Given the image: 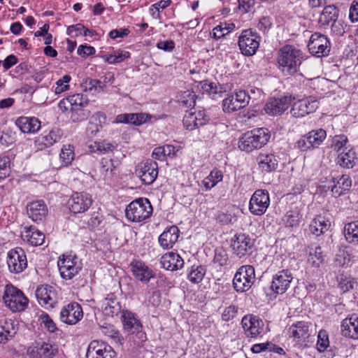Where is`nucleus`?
<instances>
[{
  "instance_id": "nucleus-1",
  "label": "nucleus",
  "mask_w": 358,
  "mask_h": 358,
  "mask_svg": "<svg viewBox=\"0 0 358 358\" xmlns=\"http://www.w3.org/2000/svg\"><path fill=\"white\" fill-rule=\"evenodd\" d=\"M303 59L301 50L292 45H285L278 52L277 63L278 69L285 76H292L299 69Z\"/></svg>"
},
{
  "instance_id": "nucleus-2",
  "label": "nucleus",
  "mask_w": 358,
  "mask_h": 358,
  "mask_svg": "<svg viewBox=\"0 0 358 358\" xmlns=\"http://www.w3.org/2000/svg\"><path fill=\"white\" fill-rule=\"evenodd\" d=\"M89 102L86 95L83 94H74L62 99L58 107L63 112L70 110L71 119L73 122H80L87 118L90 112L84 110Z\"/></svg>"
},
{
  "instance_id": "nucleus-3",
  "label": "nucleus",
  "mask_w": 358,
  "mask_h": 358,
  "mask_svg": "<svg viewBox=\"0 0 358 358\" xmlns=\"http://www.w3.org/2000/svg\"><path fill=\"white\" fill-rule=\"evenodd\" d=\"M271 138L269 130L264 127L256 128L244 133L238 141V148L242 151L251 152L261 149Z\"/></svg>"
},
{
  "instance_id": "nucleus-4",
  "label": "nucleus",
  "mask_w": 358,
  "mask_h": 358,
  "mask_svg": "<svg viewBox=\"0 0 358 358\" xmlns=\"http://www.w3.org/2000/svg\"><path fill=\"white\" fill-rule=\"evenodd\" d=\"M152 213V207L148 199L140 198L131 202L126 208L127 218L132 222H140L148 217Z\"/></svg>"
},
{
  "instance_id": "nucleus-5",
  "label": "nucleus",
  "mask_w": 358,
  "mask_h": 358,
  "mask_svg": "<svg viewBox=\"0 0 358 358\" xmlns=\"http://www.w3.org/2000/svg\"><path fill=\"white\" fill-rule=\"evenodd\" d=\"M3 301L6 306L13 312L23 311L29 302L23 292L12 285L6 286Z\"/></svg>"
},
{
  "instance_id": "nucleus-6",
  "label": "nucleus",
  "mask_w": 358,
  "mask_h": 358,
  "mask_svg": "<svg viewBox=\"0 0 358 358\" xmlns=\"http://www.w3.org/2000/svg\"><path fill=\"white\" fill-rule=\"evenodd\" d=\"M255 280V268L251 265H244L236 271L233 285L236 292H244L251 288Z\"/></svg>"
},
{
  "instance_id": "nucleus-7",
  "label": "nucleus",
  "mask_w": 358,
  "mask_h": 358,
  "mask_svg": "<svg viewBox=\"0 0 358 358\" xmlns=\"http://www.w3.org/2000/svg\"><path fill=\"white\" fill-rule=\"evenodd\" d=\"M260 36L251 29L243 30L238 37V46L245 56L254 55L259 47Z\"/></svg>"
},
{
  "instance_id": "nucleus-8",
  "label": "nucleus",
  "mask_w": 358,
  "mask_h": 358,
  "mask_svg": "<svg viewBox=\"0 0 358 358\" xmlns=\"http://www.w3.org/2000/svg\"><path fill=\"white\" fill-rule=\"evenodd\" d=\"M255 239L245 233L236 234L231 240L233 252L239 258L250 255L255 245Z\"/></svg>"
},
{
  "instance_id": "nucleus-9",
  "label": "nucleus",
  "mask_w": 358,
  "mask_h": 358,
  "mask_svg": "<svg viewBox=\"0 0 358 358\" xmlns=\"http://www.w3.org/2000/svg\"><path fill=\"white\" fill-rule=\"evenodd\" d=\"M270 205V198L268 191L257 189L252 195L248 209L254 215L261 216L267 210Z\"/></svg>"
},
{
  "instance_id": "nucleus-10",
  "label": "nucleus",
  "mask_w": 358,
  "mask_h": 358,
  "mask_svg": "<svg viewBox=\"0 0 358 358\" xmlns=\"http://www.w3.org/2000/svg\"><path fill=\"white\" fill-rule=\"evenodd\" d=\"M61 276L66 280L72 279L81 269V265L76 256L64 255L57 262Z\"/></svg>"
},
{
  "instance_id": "nucleus-11",
  "label": "nucleus",
  "mask_w": 358,
  "mask_h": 358,
  "mask_svg": "<svg viewBox=\"0 0 358 358\" xmlns=\"http://www.w3.org/2000/svg\"><path fill=\"white\" fill-rule=\"evenodd\" d=\"M250 97L245 90H239L228 96L222 101V110L225 113H233L247 106Z\"/></svg>"
},
{
  "instance_id": "nucleus-12",
  "label": "nucleus",
  "mask_w": 358,
  "mask_h": 358,
  "mask_svg": "<svg viewBox=\"0 0 358 358\" xmlns=\"http://www.w3.org/2000/svg\"><path fill=\"white\" fill-rule=\"evenodd\" d=\"M308 48L309 52L313 55L321 57L329 55L331 45L329 40L326 36L315 32L311 35Z\"/></svg>"
},
{
  "instance_id": "nucleus-13",
  "label": "nucleus",
  "mask_w": 358,
  "mask_h": 358,
  "mask_svg": "<svg viewBox=\"0 0 358 358\" xmlns=\"http://www.w3.org/2000/svg\"><path fill=\"white\" fill-rule=\"evenodd\" d=\"M92 196L86 192H74L68 200L69 210L73 214L84 213L92 206Z\"/></svg>"
},
{
  "instance_id": "nucleus-14",
  "label": "nucleus",
  "mask_w": 358,
  "mask_h": 358,
  "mask_svg": "<svg viewBox=\"0 0 358 358\" xmlns=\"http://www.w3.org/2000/svg\"><path fill=\"white\" fill-rule=\"evenodd\" d=\"M7 264L11 273H22L27 267L25 252L21 248L10 250L7 255Z\"/></svg>"
},
{
  "instance_id": "nucleus-15",
  "label": "nucleus",
  "mask_w": 358,
  "mask_h": 358,
  "mask_svg": "<svg viewBox=\"0 0 358 358\" xmlns=\"http://www.w3.org/2000/svg\"><path fill=\"white\" fill-rule=\"evenodd\" d=\"M241 325L247 337L257 338L263 331L264 324L259 317L248 314L242 318Z\"/></svg>"
},
{
  "instance_id": "nucleus-16",
  "label": "nucleus",
  "mask_w": 358,
  "mask_h": 358,
  "mask_svg": "<svg viewBox=\"0 0 358 358\" xmlns=\"http://www.w3.org/2000/svg\"><path fill=\"white\" fill-rule=\"evenodd\" d=\"M319 102L313 96H310L295 102L290 110V113L296 117H303L313 113L318 108Z\"/></svg>"
},
{
  "instance_id": "nucleus-17",
  "label": "nucleus",
  "mask_w": 358,
  "mask_h": 358,
  "mask_svg": "<svg viewBox=\"0 0 358 358\" xmlns=\"http://www.w3.org/2000/svg\"><path fill=\"white\" fill-rule=\"evenodd\" d=\"M115 352L104 342L92 341L87 348V358H115Z\"/></svg>"
},
{
  "instance_id": "nucleus-18",
  "label": "nucleus",
  "mask_w": 358,
  "mask_h": 358,
  "mask_svg": "<svg viewBox=\"0 0 358 358\" xmlns=\"http://www.w3.org/2000/svg\"><path fill=\"white\" fill-rule=\"evenodd\" d=\"M292 280L293 275L289 270L279 271L273 277L271 288L274 293L282 294L290 287Z\"/></svg>"
},
{
  "instance_id": "nucleus-19",
  "label": "nucleus",
  "mask_w": 358,
  "mask_h": 358,
  "mask_svg": "<svg viewBox=\"0 0 358 358\" xmlns=\"http://www.w3.org/2000/svg\"><path fill=\"white\" fill-rule=\"evenodd\" d=\"M59 315L62 322L67 324H75L83 318V312L79 303L73 302L64 306Z\"/></svg>"
},
{
  "instance_id": "nucleus-20",
  "label": "nucleus",
  "mask_w": 358,
  "mask_h": 358,
  "mask_svg": "<svg viewBox=\"0 0 358 358\" xmlns=\"http://www.w3.org/2000/svg\"><path fill=\"white\" fill-rule=\"evenodd\" d=\"M209 120L208 116L205 110H199L198 111H186L184 115L182 122L185 128L192 131L199 127L205 125Z\"/></svg>"
},
{
  "instance_id": "nucleus-21",
  "label": "nucleus",
  "mask_w": 358,
  "mask_h": 358,
  "mask_svg": "<svg viewBox=\"0 0 358 358\" xmlns=\"http://www.w3.org/2000/svg\"><path fill=\"white\" fill-rule=\"evenodd\" d=\"M291 101L290 96L271 98L265 104L264 110L270 115H281L289 108Z\"/></svg>"
},
{
  "instance_id": "nucleus-22",
  "label": "nucleus",
  "mask_w": 358,
  "mask_h": 358,
  "mask_svg": "<svg viewBox=\"0 0 358 358\" xmlns=\"http://www.w3.org/2000/svg\"><path fill=\"white\" fill-rule=\"evenodd\" d=\"M38 303L45 308H52L57 303L56 294L52 287L41 285L36 290Z\"/></svg>"
},
{
  "instance_id": "nucleus-23",
  "label": "nucleus",
  "mask_w": 358,
  "mask_h": 358,
  "mask_svg": "<svg viewBox=\"0 0 358 358\" xmlns=\"http://www.w3.org/2000/svg\"><path fill=\"white\" fill-rule=\"evenodd\" d=\"M62 136L63 132L60 129L54 128L41 134L36 140L35 144L38 150H43L59 142Z\"/></svg>"
},
{
  "instance_id": "nucleus-24",
  "label": "nucleus",
  "mask_w": 358,
  "mask_h": 358,
  "mask_svg": "<svg viewBox=\"0 0 358 358\" xmlns=\"http://www.w3.org/2000/svg\"><path fill=\"white\" fill-rule=\"evenodd\" d=\"M27 213L34 222H38L43 221L47 216L48 209L43 200H38L27 204Z\"/></svg>"
},
{
  "instance_id": "nucleus-25",
  "label": "nucleus",
  "mask_w": 358,
  "mask_h": 358,
  "mask_svg": "<svg viewBox=\"0 0 358 358\" xmlns=\"http://www.w3.org/2000/svg\"><path fill=\"white\" fill-rule=\"evenodd\" d=\"M131 268L134 276L142 282L148 283L155 276L152 270L142 261H133Z\"/></svg>"
},
{
  "instance_id": "nucleus-26",
  "label": "nucleus",
  "mask_w": 358,
  "mask_h": 358,
  "mask_svg": "<svg viewBox=\"0 0 358 358\" xmlns=\"http://www.w3.org/2000/svg\"><path fill=\"white\" fill-rule=\"evenodd\" d=\"M151 115L148 113H124L115 117V123L131 124L135 126H141L148 122Z\"/></svg>"
},
{
  "instance_id": "nucleus-27",
  "label": "nucleus",
  "mask_w": 358,
  "mask_h": 358,
  "mask_svg": "<svg viewBox=\"0 0 358 358\" xmlns=\"http://www.w3.org/2000/svg\"><path fill=\"white\" fill-rule=\"evenodd\" d=\"M179 236V229L176 226L172 225L165 229L159 236L158 241L164 249H170L177 242Z\"/></svg>"
},
{
  "instance_id": "nucleus-28",
  "label": "nucleus",
  "mask_w": 358,
  "mask_h": 358,
  "mask_svg": "<svg viewBox=\"0 0 358 358\" xmlns=\"http://www.w3.org/2000/svg\"><path fill=\"white\" fill-rule=\"evenodd\" d=\"M343 336L352 339H358V315L352 314L342 321Z\"/></svg>"
},
{
  "instance_id": "nucleus-29",
  "label": "nucleus",
  "mask_w": 358,
  "mask_h": 358,
  "mask_svg": "<svg viewBox=\"0 0 358 358\" xmlns=\"http://www.w3.org/2000/svg\"><path fill=\"white\" fill-rule=\"evenodd\" d=\"M310 324L305 321H299L292 324L288 329L289 337L294 338L297 341H305L310 336Z\"/></svg>"
},
{
  "instance_id": "nucleus-30",
  "label": "nucleus",
  "mask_w": 358,
  "mask_h": 358,
  "mask_svg": "<svg viewBox=\"0 0 358 358\" xmlns=\"http://www.w3.org/2000/svg\"><path fill=\"white\" fill-rule=\"evenodd\" d=\"M157 169L158 166L155 162H146L141 167L138 173L142 182L145 185L152 184L157 177Z\"/></svg>"
},
{
  "instance_id": "nucleus-31",
  "label": "nucleus",
  "mask_w": 358,
  "mask_h": 358,
  "mask_svg": "<svg viewBox=\"0 0 358 358\" xmlns=\"http://www.w3.org/2000/svg\"><path fill=\"white\" fill-rule=\"evenodd\" d=\"M15 124L24 134H34L41 128V122L35 117H20Z\"/></svg>"
},
{
  "instance_id": "nucleus-32",
  "label": "nucleus",
  "mask_w": 358,
  "mask_h": 358,
  "mask_svg": "<svg viewBox=\"0 0 358 358\" xmlns=\"http://www.w3.org/2000/svg\"><path fill=\"white\" fill-rule=\"evenodd\" d=\"M162 267L169 271H176L183 267L184 260L177 253L170 252L160 259Z\"/></svg>"
},
{
  "instance_id": "nucleus-33",
  "label": "nucleus",
  "mask_w": 358,
  "mask_h": 358,
  "mask_svg": "<svg viewBox=\"0 0 358 358\" xmlns=\"http://www.w3.org/2000/svg\"><path fill=\"white\" fill-rule=\"evenodd\" d=\"M23 241L33 246L41 245L45 241V235L35 227H24L21 233Z\"/></svg>"
},
{
  "instance_id": "nucleus-34",
  "label": "nucleus",
  "mask_w": 358,
  "mask_h": 358,
  "mask_svg": "<svg viewBox=\"0 0 358 358\" xmlns=\"http://www.w3.org/2000/svg\"><path fill=\"white\" fill-rule=\"evenodd\" d=\"M101 308L105 315L113 317L121 312L120 303L117 296L113 294H108L102 301Z\"/></svg>"
},
{
  "instance_id": "nucleus-35",
  "label": "nucleus",
  "mask_w": 358,
  "mask_h": 358,
  "mask_svg": "<svg viewBox=\"0 0 358 358\" xmlns=\"http://www.w3.org/2000/svg\"><path fill=\"white\" fill-rule=\"evenodd\" d=\"M17 331V325L12 320H0V343H6L13 338Z\"/></svg>"
},
{
  "instance_id": "nucleus-36",
  "label": "nucleus",
  "mask_w": 358,
  "mask_h": 358,
  "mask_svg": "<svg viewBox=\"0 0 358 358\" xmlns=\"http://www.w3.org/2000/svg\"><path fill=\"white\" fill-rule=\"evenodd\" d=\"M121 313L124 329L132 334L140 332L142 325L141 322L136 317L135 314L127 310H123Z\"/></svg>"
},
{
  "instance_id": "nucleus-37",
  "label": "nucleus",
  "mask_w": 358,
  "mask_h": 358,
  "mask_svg": "<svg viewBox=\"0 0 358 358\" xmlns=\"http://www.w3.org/2000/svg\"><path fill=\"white\" fill-rule=\"evenodd\" d=\"M357 155L352 148H345L339 152L336 158V164L342 168L352 169L356 164Z\"/></svg>"
},
{
  "instance_id": "nucleus-38",
  "label": "nucleus",
  "mask_w": 358,
  "mask_h": 358,
  "mask_svg": "<svg viewBox=\"0 0 358 358\" xmlns=\"http://www.w3.org/2000/svg\"><path fill=\"white\" fill-rule=\"evenodd\" d=\"M334 185L331 186V192L336 197H338L348 192L352 186V180L349 176L342 175L338 178H333Z\"/></svg>"
},
{
  "instance_id": "nucleus-39",
  "label": "nucleus",
  "mask_w": 358,
  "mask_h": 358,
  "mask_svg": "<svg viewBox=\"0 0 358 358\" xmlns=\"http://www.w3.org/2000/svg\"><path fill=\"white\" fill-rule=\"evenodd\" d=\"M339 15L338 9L334 5L325 6L318 19V23L322 27H328L330 23L337 20Z\"/></svg>"
},
{
  "instance_id": "nucleus-40",
  "label": "nucleus",
  "mask_w": 358,
  "mask_h": 358,
  "mask_svg": "<svg viewBox=\"0 0 358 358\" xmlns=\"http://www.w3.org/2000/svg\"><path fill=\"white\" fill-rule=\"evenodd\" d=\"M331 227V222L322 215L316 216L310 222L309 229L310 232L318 236L324 234Z\"/></svg>"
},
{
  "instance_id": "nucleus-41",
  "label": "nucleus",
  "mask_w": 358,
  "mask_h": 358,
  "mask_svg": "<svg viewBox=\"0 0 358 358\" xmlns=\"http://www.w3.org/2000/svg\"><path fill=\"white\" fill-rule=\"evenodd\" d=\"M257 160L259 168L266 173L275 171L278 166L277 157L273 154H261Z\"/></svg>"
},
{
  "instance_id": "nucleus-42",
  "label": "nucleus",
  "mask_w": 358,
  "mask_h": 358,
  "mask_svg": "<svg viewBox=\"0 0 358 358\" xmlns=\"http://www.w3.org/2000/svg\"><path fill=\"white\" fill-rule=\"evenodd\" d=\"M345 241L351 245H358V220L346 223L343 228Z\"/></svg>"
},
{
  "instance_id": "nucleus-43",
  "label": "nucleus",
  "mask_w": 358,
  "mask_h": 358,
  "mask_svg": "<svg viewBox=\"0 0 358 358\" xmlns=\"http://www.w3.org/2000/svg\"><path fill=\"white\" fill-rule=\"evenodd\" d=\"M302 217L301 210L295 206L287 210L282 218V222L286 227H296Z\"/></svg>"
},
{
  "instance_id": "nucleus-44",
  "label": "nucleus",
  "mask_w": 358,
  "mask_h": 358,
  "mask_svg": "<svg viewBox=\"0 0 358 358\" xmlns=\"http://www.w3.org/2000/svg\"><path fill=\"white\" fill-rule=\"evenodd\" d=\"M206 273L205 266L194 264L187 271V279L194 284L201 282Z\"/></svg>"
},
{
  "instance_id": "nucleus-45",
  "label": "nucleus",
  "mask_w": 358,
  "mask_h": 358,
  "mask_svg": "<svg viewBox=\"0 0 358 358\" xmlns=\"http://www.w3.org/2000/svg\"><path fill=\"white\" fill-rule=\"evenodd\" d=\"M117 148V143L115 142H109L103 140L94 142L90 148L92 152L98 154H107L113 152Z\"/></svg>"
},
{
  "instance_id": "nucleus-46",
  "label": "nucleus",
  "mask_w": 358,
  "mask_h": 358,
  "mask_svg": "<svg viewBox=\"0 0 358 358\" xmlns=\"http://www.w3.org/2000/svg\"><path fill=\"white\" fill-rule=\"evenodd\" d=\"M201 87L204 92L213 99L221 97L223 93L222 87L220 85L208 80L201 82Z\"/></svg>"
},
{
  "instance_id": "nucleus-47",
  "label": "nucleus",
  "mask_w": 358,
  "mask_h": 358,
  "mask_svg": "<svg viewBox=\"0 0 358 358\" xmlns=\"http://www.w3.org/2000/svg\"><path fill=\"white\" fill-rule=\"evenodd\" d=\"M178 101L181 106L193 108L195 106L196 96L193 91L180 92L177 96Z\"/></svg>"
},
{
  "instance_id": "nucleus-48",
  "label": "nucleus",
  "mask_w": 358,
  "mask_h": 358,
  "mask_svg": "<svg viewBox=\"0 0 358 358\" xmlns=\"http://www.w3.org/2000/svg\"><path fill=\"white\" fill-rule=\"evenodd\" d=\"M223 179L222 172L218 169H213L208 176L203 180V185L206 190H210Z\"/></svg>"
},
{
  "instance_id": "nucleus-49",
  "label": "nucleus",
  "mask_w": 358,
  "mask_h": 358,
  "mask_svg": "<svg viewBox=\"0 0 358 358\" xmlns=\"http://www.w3.org/2000/svg\"><path fill=\"white\" fill-rule=\"evenodd\" d=\"M130 56V52L128 51L117 50L112 54L104 55L103 58L108 64H115L123 62L126 59L129 58Z\"/></svg>"
},
{
  "instance_id": "nucleus-50",
  "label": "nucleus",
  "mask_w": 358,
  "mask_h": 358,
  "mask_svg": "<svg viewBox=\"0 0 358 358\" xmlns=\"http://www.w3.org/2000/svg\"><path fill=\"white\" fill-rule=\"evenodd\" d=\"M308 138L312 144L313 148H317L326 138L327 133L323 129L312 130L306 134Z\"/></svg>"
},
{
  "instance_id": "nucleus-51",
  "label": "nucleus",
  "mask_w": 358,
  "mask_h": 358,
  "mask_svg": "<svg viewBox=\"0 0 358 358\" xmlns=\"http://www.w3.org/2000/svg\"><path fill=\"white\" fill-rule=\"evenodd\" d=\"M324 255L320 247L310 248L308 257V262L312 266L318 268L324 262Z\"/></svg>"
},
{
  "instance_id": "nucleus-52",
  "label": "nucleus",
  "mask_w": 358,
  "mask_h": 358,
  "mask_svg": "<svg viewBox=\"0 0 358 358\" xmlns=\"http://www.w3.org/2000/svg\"><path fill=\"white\" fill-rule=\"evenodd\" d=\"M105 85L97 79H87L83 84V87L85 92L92 94L99 93L103 91Z\"/></svg>"
},
{
  "instance_id": "nucleus-53",
  "label": "nucleus",
  "mask_w": 358,
  "mask_h": 358,
  "mask_svg": "<svg viewBox=\"0 0 358 358\" xmlns=\"http://www.w3.org/2000/svg\"><path fill=\"white\" fill-rule=\"evenodd\" d=\"M234 28L235 24L234 23L221 22L213 29V37L216 39H219L234 30Z\"/></svg>"
},
{
  "instance_id": "nucleus-54",
  "label": "nucleus",
  "mask_w": 358,
  "mask_h": 358,
  "mask_svg": "<svg viewBox=\"0 0 358 358\" xmlns=\"http://www.w3.org/2000/svg\"><path fill=\"white\" fill-rule=\"evenodd\" d=\"M57 349L51 344L43 343L37 347V355L40 358H52L57 353Z\"/></svg>"
},
{
  "instance_id": "nucleus-55",
  "label": "nucleus",
  "mask_w": 358,
  "mask_h": 358,
  "mask_svg": "<svg viewBox=\"0 0 358 358\" xmlns=\"http://www.w3.org/2000/svg\"><path fill=\"white\" fill-rule=\"evenodd\" d=\"M75 157L74 148L73 145L68 144L64 145L61 150L59 158L62 163L67 166L71 163Z\"/></svg>"
},
{
  "instance_id": "nucleus-56",
  "label": "nucleus",
  "mask_w": 358,
  "mask_h": 358,
  "mask_svg": "<svg viewBox=\"0 0 358 358\" xmlns=\"http://www.w3.org/2000/svg\"><path fill=\"white\" fill-rule=\"evenodd\" d=\"M329 346V334L324 329H321L317 334V341L316 343L317 350L320 352H324Z\"/></svg>"
},
{
  "instance_id": "nucleus-57",
  "label": "nucleus",
  "mask_w": 358,
  "mask_h": 358,
  "mask_svg": "<svg viewBox=\"0 0 358 358\" xmlns=\"http://www.w3.org/2000/svg\"><path fill=\"white\" fill-rule=\"evenodd\" d=\"M100 164L101 171L102 173L105 174L106 176H112L115 173L116 165L112 159L106 157L102 158Z\"/></svg>"
},
{
  "instance_id": "nucleus-58",
  "label": "nucleus",
  "mask_w": 358,
  "mask_h": 358,
  "mask_svg": "<svg viewBox=\"0 0 358 358\" xmlns=\"http://www.w3.org/2000/svg\"><path fill=\"white\" fill-rule=\"evenodd\" d=\"M348 142V139L346 136L343 134L336 135L332 139L331 147L334 151L341 152L347 148Z\"/></svg>"
},
{
  "instance_id": "nucleus-59",
  "label": "nucleus",
  "mask_w": 358,
  "mask_h": 358,
  "mask_svg": "<svg viewBox=\"0 0 358 358\" xmlns=\"http://www.w3.org/2000/svg\"><path fill=\"white\" fill-rule=\"evenodd\" d=\"M347 24L341 20H335L331 23V34L333 36H341L345 33Z\"/></svg>"
},
{
  "instance_id": "nucleus-60",
  "label": "nucleus",
  "mask_w": 358,
  "mask_h": 358,
  "mask_svg": "<svg viewBox=\"0 0 358 358\" xmlns=\"http://www.w3.org/2000/svg\"><path fill=\"white\" fill-rule=\"evenodd\" d=\"M228 261V255L223 248H217L215 250L213 262L219 266H222L227 264Z\"/></svg>"
},
{
  "instance_id": "nucleus-61",
  "label": "nucleus",
  "mask_w": 358,
  "mask_h": 358,
  "mask_svg": "<svg viewBox=\"0 0 358 358\" xmlns=\"http://www.w3.org/2000/svg\"><path fill=\"white\" fill-rule=\"evenodd\" d=\"M71 78L69 75L64 76L62 78L59 79L56 82V87L55 89V93L56 94H59L64 92L67 91L69 89V83L70 82Z\"/></svg>"
},
{
  "instance_id": "nucleus-62",
  "label": "nucleus",
  "mask_w": 358,
  "mask_h": 358,
  "mask_svg": "<svg viewBox=\"0 0 358 358\" xmlns=\"http://www.w3.org/2000/svg\"><path fill=\"white\" fill-rule=\"evenodd\" d=\"M356 281L351 276L342 275L339 280V286L343 292H348L354 288Z\"/></svg>"
},
{
  "instance_id": "nucleus-63",
  "label": "nucleus",
  "mask_w": 358,
  "mask_h": 358,
  "mask_svg": "<svg viewBox=\"0 0 358 358\" xmlns=\"http://www.w3.org/2000/svg\"><path fill=\"white\" fill-rule=\"evenodd\" d=\"M10 159L8 156L0 157V179L5 178L9 175Z\"/></svg>"
},
{
  "instance_id": "nucleus-64",
  "label": "nucleus",
  "mask_w": 358,
  "mask_h": 358,
  "mask_svg": "<svg viewBox=\"0 0 358 358\" xmlns=\"http://www.w3.org/2000/svg\"><path fill=\"white\" fill-rule=\"evenodd\" d=\"M238 313V308L235 306H229L227 307L222 314V318L224 321L228 322L232 319H234Z\"/></svg>"
}]
</instances>
